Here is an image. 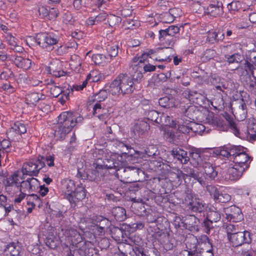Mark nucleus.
<instances>
[{"mask_svg":"<svg viewBox=\"0 0 256 256\" xmlns=\"http://www.w3.org/2000/svg\"><path fill=\"white\" fill-rule=\"evenodd\" d=\"M62 236L60 238L65 240L72 247H68L65 244L66 250H64L65 256H92V250L89 248L90 242L83 240L80 233L74 228L62 229Z\"/></svg>","mask_w":256,"mask_h":256,"instance_id":"1","label":"nucleus"},{"mask_svg":"<svg viewBox=\"0 0 256 256\" xmlns=\"http://www.w3.org/2000/svg\"><path fill=\"white\" fill-rule=\"evenodd\" d=\"M83 120L76 112L66 111L62 112L58 116V123L54 133L56 140H64L76 124L81 122Z\"/></svg>","mask_w":256,"mask_h":256,"instance_id":"2","label":"nucleus"},{"mask_svg":"<svg viewBox=\"0 0 256 256\" xmlns=\"http://www.w3.org/2000/svg\"><path fill=\"white\" fill-rule=\"evenodd\" d=\"M62 188L65 191L66 198L69 201L72 206L74 207L86 196V190L82 184L80 183L76 186L74 180L70 179L62 182Z\"/></svg>","mask_w":256,"mask_h":256,"instance_id":"3","label":"nucleus"},{"mask_svg":"<svg viewBox=\"0 0 256 256\" xmlns=\"http://www.w3.org/2000/svg\"><path fill=\"white\" fill-rule=\"evenodd\" d=\"M162 231L158 230V231L155 230L154 232L152 228H150L148 229L147 238L151 240L153 243L158 240L163 248V252H174L176 246V240Z\"/></svg>","mask_w":256,"mask_h":256,"instance_id":"4","label":"nucleus"},{"mask_svg":"<svg viewBox=\"0 0 256 256\" xmlns=\"http://www.w3.org/2000/svg\"><path fill=\"white\" fill-rule=\"evenodd\" d=\"M144 174V171L134 166H121L116 175L124 182L130 183L140 181L139 176Z\"/></svg>","mask_w":256,"mask_h":256,"instance_id":"5","label":"nucleus"},{"mask_svg":"<svg viewBox=\"0 0 256 256\" xmlns=\"http://www.w3.org/2000/svg\"><path fill=\"white\" fill-rule=\"evenodd\" d=\"M44 160V157L39 155L36 158L24 163L22 168L23 175L36 176L40 170L46 166Z\"/></svg>","mask_w":256,"mask_h":256,"instance_id":"6","label":"nucleus"},{"mask_svg":"<svg viewBox=\"0 0 256 256\" xmlns=\"http://www.w3.org/2000/svg\"><path fill=\"white\" fill-rule=\"evenodd\" d=\"M96 160L98 166H102L106 170L108 169H114L116 174L121 166L127 165L126 161L124 160L120 155L112 154L108 158H98Z\"/></svg>","mask_w":256,"mask_h":256,"instance_id":"7","label":"nucleus"},{"mask_svg":"<svg viewBox=\"0 0 256 256\" xmlns=\"http://www.w3.org/2000/svg\"><path fill=\"white\" fill-rule=\"evenodd\" d=\"M184 202L188 210L196 212H202L204 211L206 204L204 201L193 196L191 190H188L185 192Z\"/></svg>","mask_w":256,"mask_h":256,"instance_id":"8","label":"nucleus"},{"mask_svg":"<svg viewBox=\"0 0 256 256\" xmlns=\"http://www.w3.org/2000/svg\"><path fill=\"white\" fill-rule=\"evenodd\" d=\"M59 40V36L53 33L38 34L36 38V42L42 48L48 50L54 49V46L58 44Z\"/></svg>","mask_w":256,"mask_h":256,"instance_id":"9","label":"nucleus"},{"mask_svg":"<svg viewBox=\"0 0 256 256\" xmlns=\"http://www.w3.org/2000/svg\"><path fill=\"white\" fill-rule=\"evenodd\" d=\"M252 236L250 232L244 230L232 234L228 239L233 247H238L245 244H250L252 241Z\"/></svg>","mask_w":256,"mask_h":256,"instance_id":"10","label":"nucleus"},{"mask_svg":"<svg viewBox=\"0 0 256 256\" xmlns=\"http://www.w3.org/2000/svg\"><path fill=\"white\" fill-rule=\"evenodd\" d=\"M200 245L196 256H214L213 246L210 238L206 235L200 236Z\"/></svg>","mask_w":256,"mask_h":256,"instance_id":"11","label":"nucleus"},{"mask_svg":"<svg viewBox=\"0 0 256 256\" xmlns=\"http://www.w3.org/2000/svg\"><path fill=\"white\" fill-rule=\"evenodd\" d=\"M207 192L212 196L216 202L226 203L228 202L231 196L225 192H222L216 186L213 185H207L206 186Z\"/></svg>","mask_w":256,"mask_h":256,"instance_id":"12","label":"nucleus"},{"mask_svg":"<svg viewBox=\"0 0 256 256\" xmlns=\"http://www.w3.org/2000/svg\"><path fill=\"white\" fill-rule=\"evenodd\" d=\"M118 78L120 82L122 95L130 94L134 90L140 88V86H136L135 83L132 81V79L129 78V76L126 74H120L118 75Z\"/></svg>","mask_w":256,"mask_h":256,"instance_id":"13","label":"nucleus"},{"mask_svg":"<svg viewBox=\"0 0 256 256\" xmlns=\"http://www.w3.org/2000/svg\"><path fill=\"white\" fill-rule=\"evenodd\" d=\"M26 128L24 124L17 121L8 129L6 132V135L9 140L15 141L18 140V137L22 134L26 133Z\"/></svg>","mask_w":256,"mask_h":256,"instance_id":"14","label":"nucleus"},{"mask_svg":"<svg viewBox=\"0 0 256 256\" xmlns=\"http://www.w3.org/2000/svg\"><path fill=\"white\" fill-rule=\"evenodd\" d=\"M224 6L222 2L213 1L206 8H204V13L212 17H220L224 14Z\"/></svg>","mask_w":256,"mask_h":256,"instance_id":"15","label":"nucleus"},{"mask_svg":"<svg viewBox=\"0 0 256 256\" xmlns=\"http://www.w3.org/2000/svg\"><path fill=\"white\" fill-rule=\"evenodd\" d=\"M246 148H243L242 150L239 152L238 154L235 156V158L233 161L234 163L236 165H240L242 168L248 170L250 168V164L252 160V158L246 152Z\"/></svg>","mask_w":256,"mask_h":256,"instance_id":"16","label":"nucleus"},{"mask_svg":"<svg viewBox=\"0 0 256 256\" xmlns=\"http://www.w3.org/2000/svg\"><path fill=\"white\" fill-rule=\"evenodd\" d=\"M226 218L230 222H237L244 219L241 210L235 206H232L225 210Z\"/></svg>","mask_w":256,"mask_h":256,"instance_id":"17","label":"nucleus"},{"mask_svg":"<svg viewBox=\"0 0 256 256\" xmlns=\"http://www.w3.org/2000/svg\"><path fill=\"white\" fill-rule=\"evenodd\" d=\"M247 170L240 165L234 164L227 170L226 176L229 180L236 182L240 180Z\"/></svg>","mask_w":256,"mask_h":256,"instance_id":"18","label":"nucleus"},{"mask_svg":"<svg viewBox=\"0 0 256 256\" xmlns=\"http://www.w3.org/2000/svg\"><path fill=\"white\" fill-rule=\"evenodd\" d=\"M2 176L6 177L4 182L5 189L8 192H11L12 189L14 188L17 190L19 189V185L18 182V174L16 173H14L8 176L6 172H2Z\"/></svg>","mask_w":256,"mask_h":256,"instance_id":"19","label":"nucleus"},{"mask_svg":"<svg viewBox=\"0 0 256 256\" xmlns=\"http://www.w3.org/2000/svg\"><path fill=\"white\" fill-rule=\"evenodd\" d=\"M93 114L97 116L102 121H104L106 124V120L110 116L108 110L106 108L104 104L100 102L96 103L93 106Z\"/></svg>","mask_w":256,"mask_h":256,"instance_id":"20","label":"nucleus"},{"mask_svg":"<svg viewBox=\"0 0 256 256\" xmlns=\"http://www.w3.org/2000/svg\"><path fill=\"white\" fill-rule=\"evenodd\" d=\"M240 79L244 88L251 94L256 95V74H242Z\"/></svg>","mask_w":256,"mask_h":256,"instance_id":"21","label":"nucleus"},{"mask_svg":"<svg viewBox=\"0 0 256 256\" xmlns=\"http://www.w3.org/2000/svg\"><path fill=\"white\" fill-rule=\"evenodd\" d=\"M170 50L168 48H158L154 49H147L141 56V57L140 58L138 64L140 63H144L148 57L154 60H158V54L160 53H166L167 51Z\"/></svg>","mask_w":256,"mask_h":256,"instance_id":"22","label":"nucleus"},{"mask_svg":"<svg viewBox=\"0 0 256 256\" xmlns=\"http://www.w3.org/2000/svg\"><path fill=\"white\" fill-rule=\"evenodd\" d=\"M200 238V236L198 238L194 234L187 236L185 238L186 250L196 254V252H198L200 243H201Z\"/></svg>","mask_w":256,"mask_h":256,"instance_id":"23","label":"nucleus"},{"mask_svg":"<svg viewBox=\"0 0 256 256\" xmlns=\"http://www.w3.org/2000/svg\"><path fill=\"white\" fill-rule=\"evenodd\" d=\"M93 166L94 168L90 172L89 180L96 182L101 180L104 176L106 170L97 165L96 160L94 163Z\"/></svg>","mask_w":256,"mask_h":256,"instance_id":"24","label":"nucleus"},{"mask_svg":"<svg viewBox=\"0 0 256 256\" xmlns=\"http://www.w3.org/2000/svg\"><path fill=\"white\" fill-rule=\"evenodd\" d=\"M200 223V220L194 216H189L181 222L182 226L191 232H198Z\"/></svg>","mask_w":256,"mask_h":256,"instance_id":"25","label":"nucleus"},{"mask_svg":"<svg viewBox=\"0 0 256 256\" xmlns=\"http://www.w3.org/2000/svg\"><path fill=\"white\" fill-rule=\"evenodd\" d=\"M130 229H131V226L126 224H123L120 228L114 226L110 230L112 236L118 242L126 240V236H124L122 230H130Z\"/></svg>","mask_w":256,"mask_h":256,"instance_id":"26","label":"nucleus"},{"mask_svg":"<svg viewBox=\"0 0 256 256\" xmlns=\"http://www.w3.org/2000/svg\"><path fill=\"white\" fill-rule=\"evenodd\" d=\"M168 152L174 158H176L182 164H186L189 161V156H188L187 152L181 148H174Z\"/></svg>","mask_w":256,"mask_h":256,"instance_id":"27","label":"nucleus"},{"mask_svg":"<svg viewBox=\"0 0 256 256\" xmlns=\"http://www.w3.org/2000/svg\"><path fill=\"white\" fill-rule=\"evenodd\" d=\"M12 57V60L18 68L24 70H28L31 68L32 61L30 60L18 55H14Z\"/></svg>","mask_w":256,"mask_h":256,"instance_id":"28","label":"nucleus"},{"mask_svg":"<svg viewBox=\"0 0 256 256\" xmlns=\"http://www.w3.org/2000/svg\"><path fill=\"white\" fill-rule=\"evenodd\" d=\"M118 250L120 254L126 255L128 256H134L136 250L138 248V246H134L132 245L124 242H118Z\"/></svg>","mask_w":256,"mask_h":256,"instance_id":"29","label":"nucleus"},{"mask_svg":"<svg viewBox=\"0 0 256 256\" xmlns=\"http://www.w3.org/2000/svg\"><path fill=\"white\" fill-rule=\"evenodd\" d=\"M46 98V96L42 93L32 92L26 96V102L30 106H36L37 102Z\"/></svg>","mask_w":256,"mask_h":256,"instance_id":"30","label":"nucleus"},{"mask_svg":"<svg viewBox=\"0 0 256 256\" xmlns=\"http://www.w3.org/2000/svg\"><path fill=\"white\" fill-rule=\"evenodd\" d=\"M152 216L148 215L147 216L148 222L150 223L155 224L154 226H150L148 227V229H149L150 228H152V230L154 232L155 230L158 231L159 230H163L166 227L163 225V224H161L160 223V222H164L166 223L167 222V220L164 218L162 217H158L157 218H152Z\"/></svg>","mask_w":256,"mask_h":256,"instance_id":"31","label":"nucleus"},{"mask_svg":"<svg viewBox=\"0 0 256 256\" xmlns=\"http://www.w3.org/2000/svg\"><path fill=\"white\" fill-rule=\"evenodd\" d=\"M214 86L216 90H220V92H218V98L217 100L216 98H214L212 101L211 102V104L216 108L218 106H220L224 104L223 97L220 92H224V90L226 88V86L224 84L223 82H220V84H218L217 86Z\"/></svg>","mask_w":256,"mask_h":256,"instance_id":"32","label":"nucleus"},{"mask_svg":"<svg viewBox=\"0 0 256 256\" xmlns=\"http://www.w3.org/2000/svg\"><path fill=\"white\" fill-rule=\"evenodd\" d=\"M108 86L106 88L108 93L111 94L113 96H118L122 94V90L121 88L120 82L118 76L116 79L114 80L110 84H106Z\"/></svg>","mask_w":256,"mask_h":256,"instance_id":"33","label":"nucleus"},{"mask_svg":"<svg viewBox=\"0 0 256 256\" xmlns=\"http://www.w3.org/2000/svg\"><path fill=\"white\" fill-rule=\"evenodd\" d=\"M160 155L158 146L156 145H150L144 149L142 156L145 158H152L154 159L161 158Z\"/></svg>","mask_w":256,"mask_h":256,"instance_id":"34","label":"nucleus"},{"mask_svg":"<svg viewBox=\"0 0 256 256\" xmlns=\"http://www.w3.org/2000/svg\"><path fill=\"white\" fill-rule=\"evenodd\" d=\"M112 214L115 220L117 221L122 222L126 218V210L120 206H116L112 208Z\"/></svg>","mask_w":256,"mask_h":256,"instance_id":"35","label":"nucleus"},{"mask_svg":"<svg viewBox=\"0 0 256 256\" xmlns=\"http://www.w3.org/2000/svg\"><path fill=\"white\" fill-rule=\"evenodd\" d=\"M202 151L199 148H192L189 151V158L190 157L194 160L195 164L198 165L202 162V157L203 156Z\"/></svg>","mask_w":256,"mask_h":256,"instance_id":"36","label":"nucleus"},{"mask_svg":"<svg viewBox=\"0 0 256 256\" xmlns=\"http://www.w3.org/2000/svg\"><path fill=\"white\" fill-rule=\"evenodd\" d=\"M226 62L229 64L240 63L244 58V56L239 52H234V54H226L224 56Z\"/></svg>","mask_w":256,"mask_h":256,"instance_id":"37","label":"nucleus"},{"mask_svg":"<svg viewBox=\"0 0 256 256\" xmlns=\"http://www.w3.org/2000/svg\"><path fill=\"white\" fill-rule=\"evenodd\" d=\"M60 239V238H58L54 234H49L44 238V242L46 246L50 248L54 249L59 246Z\"/></svg>","mask_w":256,"mask_h":256,"instance_id":"38","label":"nucleus"},{"mask_svg":"<svg viewBox=\"0 0 256 256\" xmlns=\"http://www.w3.org/2000/svg\"><path fill=\"white\" fill-rule=\"evenodd\" d=\"M20 248L14 242L8 244L4 250L6 256H20Z\"/></svg>","mask_w":256,"mask_h":256,"instance_id":"39","label":"nucleus"},{"mask_svg":"<svg viewBox=\"0 0 256 256\" xmlns=\"http://www.w3.org/2000/svg\"><path fill=\"white\" fill-rule=\"evenodd\" d=\"M204 170L205 174L210 180H214L218 176V171L216 170V167L209 162H206L204 166Z\"/></svg>","mask_w":256,"mask_h":256,"instance_id":"40","label":"nucleus"},{"mask_svg":"<svg viewBox=\"0 0 256 256\" xmlns=\"http://www.w3.org/2000/svg\"><path fill=\"white\" fill-rule=\"evenodd\" d=\"M107 88L108 86H104L102 89L100 90L98 92L93 95L92 100L94 102H96V103H101L108 98V92L106 89Z\"/></svg>","mask_w":256,"mask_h":256,"instance_id":"41","label":"nucleus"},{"mask_svg":"<svg viewBox=\"0 0 256 256\" xmlns=\"http://www.w3.org/2000/svg\"><path fill=\"white\" fill-rule=\"evenodd\" d=\"M159 32V36L158 39L159 40L162 44H166L168 46H172L173 42L172 40V38L169 35L167 30H160L158 32Z\"/></svg>","mask_w":256,"mask_h":256,"instance_id":"42","label":"nucleus"},{"mask_svg":"<svg viewBox=\"0 0 256 256\" xmlns=\"http://www.w3.org/2000/svg\"><path fill=\"white\" fill-rule=\"evenodd\" d=\"M140 68V67L138 66L137 65L135 66L133 68L134 72L130 76H129V78L132 79V81L134 82V83H135L136 86H139L138 85L143 78L142 70L139 69Z\"/></svg>","mask_w":256,"mask_h":256,"instance_id":"43","label":"nucleus"},{"mask_svg":"<svg viewBox=\"0 0 256 256\" xmlns=\"http://www.w3.org/2000/svg\"><path fill=\"white\" fill-rule=\"evenodd\" d=\"M158 104L162 107L170 108L175 106V100L172 96H164L159 99Z\"/></svg>","mask_w":256,"mask_h":256,"instance_id":"44","label":"nucleus"},{"mask_svg":"<svg viewBox=\"0 0 256 256\" xmlns=\"http://www.w3.org/2000/svg\"><path fill=\"white\" fill-rule=\"evenodd\" d=\"M56 64L52 63L50 66L46 68V70L48 72L56 78H60L66 74V72L62 70H58L56 68Z\"/></svg>","mask_w":256,"mask_h":256,"instance_id":"45","label":"nucleus"},{"mask_svg":"<svg viewBox=\"0 0 256 256\" xmlns=\"http://www.w3.org/2000/svg\"><path fill=\"white\" fill-rule=\"evenodd\" d=\"M243 67L244 70L242 74H250L251 76L256 74V64L254 65L252 63L245 60Z\"/></svg>","mask_w":256,"mask_h":256,"instance_id":"46","label":"nucleus"},{"mask_svg":"<svg viewBox=\"0 0 256 256\" xmlns=\"http://www.w3.org/2000/svg\"><path fill=\"white\" fill-rule=\"evenodd\" d=\"M188 96L190 100L192 101L194 103L201 105V102H203L204 96L196 92L188 91Z\"/></svg>","mask_w":256,"mask_h":256,"instance_id":"47","label":"nucleus"},{"mask_svg":"<svg viewBox=\"0 0 256 256\" xmlns=\"http://www.w3.org/2000/svg\"><path fill=\"white\" fill-rule=\"evenodd\" d=\"M244 147L240 146H228V160H234L235 156H237Z\"/></svg>","mask_w":256,"mask_h":256,"instance_id":"48","label":"nucleus"},{"mask_svg":"<svg viewBox=\"0 0 256 256\" xmlns=\"http://www.w3.org/2000/svg\"><path fill=\"white\" fill-rule=\"evenodd\" d=\"M190 128L192 131L191 136H193L194 134H201L204 131L205 126L202 124L191 121Z\"/></svg>","mask_w":256,"mask_h":256,"instance_id":"49","label":"nucleus"},{"mask_svg":"<svg viewBox=\"0 0 256 256\" xmlns=\"http://www.w3.org/2000/svg\"><path fill=\"white\" fill-rule=\"evenodd\" d=\"M232 112L237 119H240V120H242L246 118L247 114V110H241L236 107H232V104L231 106Z\"/></svg>","mask_w":256,"mask_h":256,"instance_id":"50","label":"nucleus"},{"mask_svg":"<svg viewBox=\"0 0 256 256\" xmlns=\"http://www.w3.org/2000/svg\"><path fill=\"white\" fill-rule=\"evenodd\" d=\"M150 127V124L147 122L140 120L135 125V130L138 131L140 134H143L149 130Z\"/></svg>","mask_w":256,"mask_h":256,"instance_id":"51","label":"nucleus"},{"mask_svg":"<svg viewBox=\"0 0 256 256\" xmlns=\"http://www.w3.org/2000/svg\"><path fill=\"white\" fill-rule=\"evenodd\" d=\"M146 119L157 124L162 122L161 118H159V113L154 110L148 112Z\"/></svg>","mask_w":256,"mask_h":256,"instance_id":"52","label":"nucleus"},{"mask_svg":"<svg viewBox=\"0 0 256 256\" xmlns=\"http://www.w3.org/2000/svg\"><path fill=\"white\" fill-rule=\"evenodd\" d=\"M190 122H191V121L186 120L185 122H184L182 124H178V130L184 134H187L191 136L192 131L190 128Z\"/></svg>","mask_w":256,"mask_h":256,"instance_id":"53","label":"nucleus"},{"mask_svg":"<svg viewBox=\"0 0 256 256\" xmlns=\"http://www.w3.org/2000/svg\"><path fill=\"white\" fill-rule=\"evenodd\" d=\"M211 123L214 126H216L220 130H227V126L224 124V121L220 120L217 117L213 118L212 120Z\"/></svg>","mask_w":256,"mask_h":256,"instance_id":"54","label":"nucleus"},{"mask_svg":"<svg viewBox=\"0 0 256 256\" xmlns=\"http://www.w3.org/2000/svg\"><path fill=\"white\" fill-rule=\"evenodd\" d=\"M164 160L161 158L154 159L151 161V164L154 166L155 170H160L166 169L167 165L162 162Z\"/></svg>","mask_w":256,"mask_h":256,"instance_id":"55","label":"nucleus"},{"mask_svg":"<svg viewBox=\"0 0 256 256\" xmlns=\"http://www.w3.org/2000/svg\"><path fill=\"white\" fill-rule=\"evenodd\" d=\"M206 218L214 222H216L220 220L221 215L217 210H210L208 212Z\"/></svg>","mask_w":256,"mask_h":256,"instance_id":"56","label":"nucleus"},{"mask_svg":"<svg viewBox=\"0 0 256 256\" xmlns=\"http://www.w3.org/2000/svg\"><path fill=\"white\" fill-rule=\"evenodd\" d=\"M241 3L238 1H232L230 3H229L227 8L228 12L232 14H234L236 12H238L241 8Z\"/></svg>","mask_w":256,"mask_h":256,"instance_id":"57","label":"nucleus"},{"mask_svg":"<svg viewBox=\"0 0 256 256\" xmlns=\"http://www.w3.org/2000/svg\"><path fill=\"white\" fill-rule=\"evenodd\" d=\"M214 152L218 156L227 158L228 159V146H224L216 148Z\"/></svg>","mask_w":256,"mask_h":256,"instance_id":"58","label":"nucleus"},{"mask_svg":"<svg viewBox=\"0 0 256 256\" xmlns=\"http://www.w3.org/2000/svg\"><path fill=\"white\" fill-rule=\"evenodd\" d=\"M138 22L133 20L126 19L122 22V25L126 30H133L138 26Z\"/></svg>","mask_w":256,"mask_h":256,"instance_id":"59","label":"nucleus"},{"mask_svg":"<svg viewBox=\"0 0 256 256\" xmlns=\"http://www.w3.org/2000/svg\"><path fill=\"white\" fill-rule=\"evenodd\" d=\"M73 90L70 88H68L64 90L60 96L58 100L59 102L62 104H64L66 101L68 100V98L70 94H72Z\"/></svg>","mask_w":256,"mask_h":256,"instance_id":"60","label":"nucleus"},{"mask_svg":"<svg viewBox=\"0 0 256 256\" xmlns=\"http://www.w3.org/2000/svg\"><path fill=\"white\" fill-rule=\"evenodd\" d=\"M108 59V57L102 54H94L92 56V60L96 64H100L106 62Z\"/></svg>","mask_w":256,"mask_h":256,"instance_id":"61","label":"nucleus"},{"mask_svg":"<svg viewBox=\"0 0 256 256\" xmlns=\"http://www.w3.org/2000/svg\"><path fill=\"white\" fill-rule=\"evenodd\" d=\"M110 224V221L107 218H104L102 222L98 224V231L100 234L104 233L105 230L108 228Z\"/></svg>","mask_w":256,"mask_h":256,"instance_id":"62","label":"nucleus"},{"mask_svg":"<svg viewBox=\"0 0 256 256\" xmlns=\"http://www.w3.org/2000/svg\"><path fill=\"white\" fill-rule=\"evenodd\" d=\"M164 136L170 142H174L176 140L175 132L172 130H166L164 131Z\"/></svg>","mask_w":256,"mask_h":256,"instance_id":"63","label":"nucleus"},{"mask_svg":"<svg viewBox=\"0 0 256 256\" xmlns=\"http://www.w3.org/2000/svg\"><path fill=\"white\" fill-rule=\"evenodd\" d=\"M182 171L186 179L188 177L197 178V174L194 172V170L188 166L184 167Z\"/></svg>","mask_w":256,"mask_h":256,"instance_id":"64","label":"nucleus"}]
</instances>
